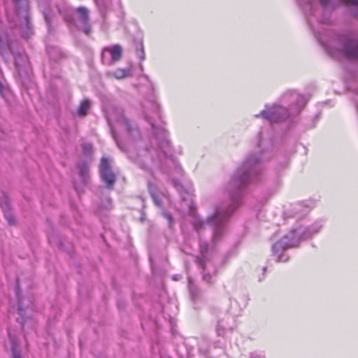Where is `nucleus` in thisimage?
<instances>
[{"instance_id": "f257e3e1", "label": "nucleus", "mask_w": 358, "mask_h": 358, "mask_svg": "<svg viewBox=\"0 0 358 358\" xmlns=\"http://www.w3.org/2000/svg\"><path fill=\"white\" fill-rule=\"evenodd\" d=\"M145 108V117L150 122L154 135V140L157 143V148H151L146 150H142L138 156H134L131 153L133 148H129V155L141 169L153 174V169H159L163 173L172 180L173 185L178 189L181 196V202L178 210L183 213L192 215L194 220L192 225L194 229L199 231L204 226V222L194 215V204L192 196L187 192L183 190L182 187L175 178L182 176L183 171L173 157L172 149L169 140L168 139V133L166 129L162 127H156L151 122L153 118H159V106L154 101L148 102L143 105Z\"/></svg>"}, {"instance_id": "f03ea898", "label": "nucleus", "mask_w": 358, "mask_h": 358, "mask_svg": "<svg viewBox=\"0 0 358 358\" xmlns=\"http://www.w3.org/2000/svg\"><path fill=\"white\" fill-rule=\"evenodd\" d=\"M266 144L267 141L264 139L263 133L260 132L255 150L245 157L242 164L232 174L226 185L224 192L228 196L227 201L217 206L214 213L208 217L207 222L214 229L213 243H216L221 238L225 223L241 203L243 187L259 172V166L267 151Z\"/></svg>"}, {"instance_id": "7ed1b4c3", "label": "nucleus", "mask_w": 358, "mask_h": 358, "mask_svg": "<svg viewBox=\"0 0 358 358\" xmlns=\"http://www.w3.org/2000/svg\"><path fill=\"white\" fill-rule=\"evenodd\" d=\"M315 36L329 56L358 62V34L324 29L322 33L315 31Z\"/></svg>"}, {"instance_id": "20e7f679", "label": "nucleus", "mask_w": 358, "mask_h": 358, "mask_svg": "<svg viewBox=\"0 0 358 358\" xmlns=\"http://www.w3.org/2000/svg\"><path fill=\"white\" fill-rule=\"evenodd\" d=\"M282 103L287 105L289 110L279 104L265 105V108L259 113L254 115L255 118H262L269 122H278L286 120L289 116L299 113L307 103L306 99L295 91L286 92L280 99Z\"/></svg>"}, {"instance_id": "39448f33", "label": "nucleus", "mask_w": 358, "mask_h": 358, "mask_svg": "<svg viewBox=\"0 0 358 358\" xmlns=\"http://www.w3.org/2000/svg\"><path fill=\"white\" fill-rule=\"evenodd\" d=\"M303 6L304 11L309 15L315 16L321 24H331L333 22L331 13L341 4L349 6L350 15L358 19V0H298Z\"/></svg>"}, {"instance_id": "423d86ee", "label": "nucleus", "mask_w": 358, "mask_h": 358, "mask_svg": "<svg viewBox=\"0 0 358 358\" xmlns=\"http://www.w3.org/2000/svg\"><path fill=\"white\" fill-rule=\"evenodd\" d=\"M322 227V224L320 221L315 222L308 227H300L291 230L273 245L272 257L277 262H288L289 257L285 251L298 246L301 241L311 238L314 234L318 233Z\"/></svg>"}, {"instance_id": "0eeeda50", "label": "nucleus", "mask_w": 358, "mask_h": 358, "mask_svg": "<svg viewBox=\"0 0 358 358\" xmlns=\"http://www.w3.org/2000/svg\"><path fill=\"white\" fill-rule=\"evenodd\" d=\"M106 116L113 137L122 150H124V148L119 139V135L127 143L133 142L140 136L138 128L125 116L122 108L116 106L108 107L106 110Z\"/></svg>"}, {"instance_id": "6e6552de", "label": "nucleus", "mask_w": 358, "mask_h": 358, "mask_svg": "<svg viewBox=\"0 0 358 358\" xmlns=\"http://www.w3.org/2000/svg\"><path fill=\"white\" fill-rule=\"evenodd\" d=\"M15 7L17 15L21 19V22L18 25L22 36L24 38H29L33 35V29L29 18V2L28 0H13Z\"/></svg>"}, {"instance_id": "1a4fd4ad", "label": "nucleus", "mask_w": 358, "mask_h": 358, "mask_svg": "<svg viewBox=\"0 0 358 358\" xmlns=\"http://www.w3.org/2000/svg\"><path fill=\"white\" fill-rule=\"evenodd\" d=\"M230 315L218 320L216 326L217 334L220 336H224L227 331L231 332L236 327L235 317L240 314L241 310H230Z\"/></svg>"}, {"instance_id": "9d476101", "label": "nucleus", "mask_w": 358, "mask_h": 358, "mask_svg": "<svg viewBox=\"0 0 358 358\" xmlns=\"http://www.w3.org/2000/svg\"><path fill=\"white\" fill-rule=\"evenodd\" d=\"M100 173L102 180L109 189H112L115 182V176L111 170L108 158L102 157L100 164Z\"/></svg>"}, {"instance_id": "9b49d317", "label": "nucleus", "mask_w": 358, "mask_h": 358, "mask_svg": "<svg viewBox=\"0 0 358 358\" xmlns=\"http://www.w3.org/2000/svg\"><path fill=\"white\" fill-rule=\"evenodd\" d=\"M122 57V48L119 45L103 48L101 54L103 63L110 65L120 59Z\"/></svg>"}, {"instance_id": "f8f14e48", "label": "nucleus", "mask_w": 358, "mask_h": 358, "mask_svg": "<svg viewBox=\"0 0 358 358\" xmlns=\"http://www.w3.org/2000/svg\"><path fill=\"white\" fill-rule=\"evenodd\" d=\"M78 17L80 22L79 28L83 30L86 34H89L91 31L90 25L89 23V11L83 6L78 7L77 9Z\"/></svg>"}, {"instance_id": "ddd939ff", "label": "nucleus", "mask_w": 358, "mask_h": 358, "mask_svg": "<svg viewBox=\"0 0 358 358\" xmlns=\"http://www.w3.org/2000/svg\"><path fill=\"white\" fill-rule=\"evenodd\" d=\"M15 67L19 74L27 73L29 68V62L27 55L24 52L15 53Z\"/></svg>"}, {"instance_id": "4468645a", "label": "nucleus", "mask_w": 358, "mask_h": 358, "mask_svg": "<svg viewBox=\"0 0 358 358\" xmlns=\"http://www.w3.org/2000/svg\"><path fill=\"white\" fill-rule=\"evenodd\" d=\"M308 206L303 202H299L290 205L289 208L285 210V214L288 217H299L305 215L308 212Z\"/></svg>"}, {"instance_id": "2eb2a0df", "label": "nucleus", "mask_w": 358, "mask_h": 358, "mask_svg": "<svg viewBox=\"0 0 358 358\" xmlns=\"http://www.w3.org/2000/svg\"><path fill=\"white\" fill-rule=\"evenodd\" d=\"M8 52H12L8 36L6 33H0V52L4 57Z\"/></svg>"}, {"instance_id": "dca6fc26", "label": "nucleus", "mask_w": 358, "mask_h": 358, "mask_svg": "<svg viewBox=\"0 0 358 358\" xmlns=\"http://www.w3.org/2000/svg\"><path fill=\"white\" fill-rule=\"evenodd\" d=\"M208 245L206 243H201L200 244L201 257H197V262L203 270L205 271L207 268V263L206 259L207 258Z\"/></svg>"}, {"instance_id": "f3484780", "label": "nucleus", "mask_w": 358, "mask_h": 358, "mask_svg": "<svg viewBox=\"0 0 358 358\" xmlns=\"http://www.w3.org/2000/svg\"><path fill=\"white\" fill-rule=\"evenodd\" d=\"M148 187L150 193L152 196V198L155 203L157 206H161L162 203H161V201H160L159 196L157 194V187H156L155 184L152 182L151 181L148 180Z\"/></svg>"}, {"instance_id": "a211bd4d", "label": "nucleus", "mask_w": 358, "mask_h": 358, "mask_svg": "<svg viewBox=\"0 0 358 358\" xmlns=\"http://www.w3.org/2000/svg\"><path fill=\"white\" fill-rule=\"evenodd\" d=\"M110 76L117 79H122L130 76L131 71L129 69H118L111 72Z\"/></svg>"}, {"instance_id": "6ab92c4d", "label": "nucleus", "mask_w": 358, "mask_h": 358, "mask_svg": "<svg viewBox=\"0 0 358 358\" xmlns=\"http://www.w3.org/2000/svg\"><path fill=\"white\" fill-rule=\"evenodd\" d=\"M90 106V101L88 100H83L78 109L77 114L80 116H85L87 111L89 110Z\"/></svg>"}, {"instance_id": "aec40b11", "label": "nucleus", "mask_w": 358, "mask_h": 358, "mask_svg": "<svg viewBox=\"0 0 358 358\" xmlns=\"http://www.w3.org/2000/svg\"><path fill=\"white\" fill-rule=\"evenodd\" d=\"M79 173L83 180H86L88 173V165L83 162L78 165Z\"/></svg>"}, {"instance_id": "412c9836", "label": "nucleus", "mask_w": 358, "mask_h": 358, "mask_svg": "<svg viewBox=\"0 0 358 358\" xmlns=\"http://www.w3.org/2000/svg\"><path fill=\"white\" fill-rule=\"evenodd\" d=\"M136 54L138 55L141 62L145 59V55L142 41H140L136 45Z\"/></svg>"}, {"instance_id": "4be33fe9", "label": "nucleus", "mask_w": 358, "mask_h": 358, "mask_svg": "<svg viewBox=\"0 0 358 358\" xmlns=\"http://www.w3.org/2000/svg\"><path fill=\"white\" fill-rule=\"evenodd\" d=\"M0 206L3 211L10 209L8 199L6 196H3L0 199Z\"/></svg>"}, {"instance_id": "5701e85b", "label": "nucleus", "mask_w": 358, "mask_h": 358, "mask_svg": "<svg viewBox=\"0 0 358 358\" xmlns=\"http://www.w3.org/2000/svg\"><path fill=\"white\" fill-rule=\"evenodd\" d=\"M4 213V216L8 221L9 224H15V220L14 217L10 211V209L3 211Z\"/></svg>"}, {"instance_id": "b1692460", "label": "nucleus", "mask_w": 358, "mask_h": 358, "mask_svg": "<svg viewBox=\"0 0 358 358\" xmlns=\"http://www.w3.org/2000/svg\"><path fill=\"white\" fill-rule=\"evenodd\" d=\"M83 149L85 154H90L92 151V146L90 143H84Z\"/></svg>"}, {"instance_id": "393cba45", "label": "nucleus", "mask_w": 358, "mask_h": 358, "mask_svg": "<svg viewBox=\"0 0 358 358\" xmlns=\"http://www.w3.org/2000/svg\"><path fill=\"white\" fill-rule=\"evenodd\" d=\"M13 358H22L20 353L17 351L15 345L12 346Z\"/></svg>"}, {"instance_id": "a878e982", "label": "nucleus", "mask_w": 358, "mask_h": 358, "mask_svg": "<svg viewBox=\"0 0 358 358\" xmlns=\"http://www.w3.org/2000/svg\"><path fill=\"white\" fill-rule=\"evenodd\" d=\"M163 215L165 218L168 220L169 225L171 226L173 223V218L171 216V215L170 213L164 212L163 213Z\"/></svg>"}, {"instance_id": "bb28decb", "label": "nucleus", "mask_w": 358, "mask_h": 358, "mask_svg": "<svg viewBox=\"0 0 358 358\" xmlns=\"http://www.w3.org/2000/svg\"><path fill=\"white\" fill-rule=\"evenodd\" d=\"M17 299H18L19 310H20V311H22L23 310V309H22V299H21L20 294L18 291L17 292Z\"/></svg>"}, {"instance_id": "cd10ccee", "label": "nucleus", "mask_w": 358, "mask_h": 358, "mask_svg": "<svg viewBox=\"0 0 358 358\" xmlns=\"http://www.w3.org/2000/svg\"><path fill=\"white\" fill-rule=\"evenodd\" d=\"M210 278H211V276L209 273H203V279L206 281L208 283H210L211 281H210Z\"/></svg>"}, {"instance_id": "c85d7f7f", "label": "nucleus", "mask_w": 358, "mask_h": 358, "mask_svg": "<svg viewBox=\"0 0 358 358\" xmlns=\"http://www.w3.org/2000/svg\"><path fill=\"white\" fill-rule=\"evenodd\" d=\"M108 1V3L110 4V0H107ZM97 3H99V5L101 7H106V4H105V2H103V0H96Z\"/></svg>"}, {"instance_id": "c756f323", "label": "nucleus", "mask_w": 358, "mask_h": 358, "mask_svg": "<svg viewBox=\"0 0 358 358\" xmlns=\"http://www.w3.org/2000/svg\"><path fill=\"white\" fill-rule=\"evenodd\" d=\"M65 20L69 24H72L73 22L71 17H65Z\"/></svg>"}, {"instance_id": "7c9ffc66", "label": "nucleus", "mask_w": 358, "mask_h": 358, "mask_svg": "<svg viewBox=\"0 0 358 358\" xmlns=\"http://www.w3.org/2000/svg\"><path fill=\"white\" fill-rule=\"evenodd\" d=\"M3 85L1 83V82L0 81V92H1V93H3Z\"/></svg>"}, {"instance_id": "2f4dec72", "label": "nucleus", "mask_w": 358, "mask_h": 358, "mask_svg": "<svg viewBox=\"0 0 358 358\" xmlns=\"http://www.w3.org/2000/svg\"><path fill=\"white\" fill-rule=\"evenodd\" d=\"M49 241L51 244H54V240H53V237H50L49 238Z\"/></svg>"}, {"instance_id": "473e14b6", "label": "nucleus", "mask_w": 358, "mask_h": 358, "mask_svg": "<svg viewBox=\"0 0 358 358\" xmlns=\"http://www.w3.org/2000/svg\"><path fill=\"white\" fill-rule=\"evenodd\" d=\"M190 291H191V294H192V296L194 297V292H193V289L192 288L190 289Z\"/></svg>"}, {"instance_id": "72a5a7b5", "label": "nucleus", "mask_w": 358, "mask_h": 358, "mask_svg": "<svg viewBox=\"0 0 358 358\" xmlns=\"http://www.w3.org/2000/svg\"><path fill=\"white\" fill-rule=\"evenodd\" d=\"M45 20H46L47 23L49 24V20L47 16H45Z\"/></svg>"}, {"instance_id": "f704fd0d", "label": "nucleus", "mask_w": 358, "mask_h": 358, "mask_svg": "<svg viewBox=\"0 0 358 358\" xmlns=\"http://www.w3.org/2000/svg\"><path fill=\"white\" fill-rule=\"evenodd\" d=\"M266 268H266V266H264V267L263 268V271H264V273H265V272H266Z\"/></svg>"}, {"instance_id": "c9c22d12", "label": "nucleus", "mask_w": 358, "mask_h": 358, "mask_svg": "<svg viewBox=\"0 0 358 358\" xmlns=\"http://www.w3.org/2000/svg\"><path fill=\"white\" fill-rule=\"evenodd\" d=\"M233 303L236 304V303H236V301H231V304L232 305Z\"/></svg>"}, {"instance_id": "e433bc0d", "label": "nucleus", "mask_w": 358, "mask_h": 358, "mask_svg": "<svg viewBox=\"0 0 358 358\" xmlns=\"http://www.w3.org/2000/svg\"><path fill=\"white\" fill-rule=\"evenodd\" d=\"M140 68H141V69H142V68H143V65H142V64H141V63L140 64Z\"/></svg>"}]
</instances>
